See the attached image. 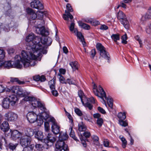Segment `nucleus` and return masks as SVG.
I'll use <instances>...</instances> for the list:
<instances>
[{"label": "nucleus", "mask_w": 151, "mask_h": 151, "mask_svg": "<svg viewBox=\"0 0 151 151\" xmlns=\"http://www.w3.org/2000/svg\"><path fill=\"white\" fill-rule=\"evenodd\" d=\"M6 92H9L11 93L16 94L19 97H24L23 100L24 101H30V104L33 107H39L43 112L46 111V109L43 104L34 97L26 96L27 94V93L24 92L21 87L14 86L11 89L7 88L6 89Z\"/></svg>", "instance_id": "nucleus-1"}, {"label": "nucleus", "mask_w": 151, "mask_h": 151, "mask_svg": "<svg viewBox=\"0 0 151 151\" xmlns=\"http://www.w3.org/2000/svg\"><path fill=\"white\" fill-rule=\"evenodd\" d=\"M35 50L32 51L31 50L32 56L27 51L26 52L25 51H22L21 52L22 56L17 55L15 57V59H17L15 61L14 65V67L18 68H21L23 64L25 68L29 67L30 66H34L35 65L37 62L36 60H35L39 56H37L35 59L32 58L34 57V52Z\"/></svg>", "instance_id": "nucleus-2"}, {"label": "nucleus", "mask_w": 151, "mask_h": 151, "mask_svg": "<svg viewBox=\"0 0 151 151\" xmlns=\"http://www.w3.org/2000/svg\"><path fill=\"white\" fill-rule=\"evenodd\" d=\"M37 40H39V42H37V47L35 51L34 52V57H32L33 59L36 58L37 56H40L42 53L46 54L47 51L45 46L50 45L52 42L50 38L47 36H43L41 38L38 37Z\"/></svg>", "instance_id": "nucleus-3"}, {"label": "nucleus", "mask_w": 151, "mask_h": 151, "mask_svg": "<svg viewBox=\"0 0 151 151\" xmlns=\"http://www.w3.org/2000/svg\"><path fill=\"white\" fill-rule=\"evenodd\" d=\"M38 37H35L34 34L32 33H30L26 38V41L27 42L26 43V49L28 51L31 56H32V51L36 50L37 47V43L39 42V40H37Z\"/></svg>", "instance_id": "nucleus-4"}, {"label": "nucleus", "mask_w": 151, "mask_h": 151, "mask_svg": "<svg viewBox=\"0 0 151 151\" xmlns=\"http://www.w3.org/2000/svg\"><path fill=\"white\" fill-rule=\"evenodd\" d=\"M9 98H6L3 99L2 106L5 109L9 108V104L12 106L15 105L18 101V98L16 95H12L9 96Z\"/></svg>", "instance_id": "nucleus-5"}, {"label": "nucleus", "mask_w": 151, "mask_h": 151, "mask_svg": "<svg viewBox=\"0 0 151 151\" xmlns=\"http://www.w3.org/2000/svg\"><path fill=\"white\" fill-rule=\"evenodd\" d=\"M97 86L94 84L93 88V91L95 95L99 97H100L102 99L103 101L105 103V105L106 106V104L104 100V98L106 99V93L103 88L100 85L98 86L99 91L97 89Z\"/></svg>", "instance_id": "nucleus-6"}, {"label": "nucleus", "mask_w": 151, "mask_h": 151, "mask_svg": "<svg viewBox=\"0 0 151 151\" xmlns=\"http://www.w3.org/2000/svg\"><path fill=\"white\" fill-rule=\"evenodd\" d=\"M96 47L97 50L99 52L101 57L108 60V61L110 59L109 55L106 50L105 48L100 43H98Z\"/></svg>", "instance_id": "nucleus-7"}, {"label": "nucleus", "mask_w": 151, "mask_h": 151, "mask_svg": "<svg viewBox=\"0 0 151 151\" xmlns=\"http://www.w3.org/2000/svg\"><path fill=\"white\" fill-rule=\"evenodd\" d=\"M56 151H66L68 150L67 145L64 141L58 140L55 145Z\"/></svg>", "instance_id": "nucleus-8"}, {"label": "nucleus", "mask_w": 151, "mask_h": 151, "mask_svg": "<svg viewBox=\"0 0 151 151\" xmlns=\"http://www.w3.org/2000/svg\"><path fill=\"white\" fill-rule=\"evenodd\" d=\"M5 120L9 122H14L17 119L18 115L12 111H9L6 113L4 115Z\"/></svg>", "instance_id": "nucleus-9"}, {"label": "nucleus", "mask_w": 151, "mask_h": 151, "mask_svg": "<svg viewBox=\"0 0 151 151\" xmlns=\"http://www.w3.org/2000/svg\"><path fill=\"white\" fill-rule=\"evenodd\" d=\"M40 24L37 25V26L36 27V32L39 34H40L42 36H47L48 35V31L46 30L44 27L41 26Z\"/></svg>", "instance_id": "nucleus-10"}, {"label": "nucleus", "mask_w": 151, "mask_h": 151, "mask_svg": "<svg viewBox=\"0 0 151 151\" xmlns=\"http://www.w3.org/2000/svg\"><path fill=\"white\" fill-rule=\"evenodd\" d=\"M20 139V143L21 145L23 147H26L30 144L31 141V137L22 135Z\"/></svg>", "instance_id": "nucleus-11"}, {"label": "nucleus", "mask_w": 151, "mask_h": 151, "mask_svg": "<svg viewBox=\"0 0 151 151\" xmlns=\"http://www.w3.org/2000/svg\"><path fill=\"white\" fill-rule=\"evenodd\" d=\"M3 120V118H0V129L3 132H5L8 131L9 129V127L8 122L6 121H4L1 123Z\"/></svg>", "instance_id": "nucleus-12"}, {"label": "nucleus", "mask_w": 151, "mask_h": 151, "mask_svg": "<svg viewBox=\"0 0 151 151\" xmlns=\"http://www.w3.org/2000/svg\"><path fill=\"white\" fill-rule=\"evenodd\" d=\"M27 120L31 123H33L37 121V115L33 111L30 112L27 114Z\"/></svg>", "instance_id": "nucleus-13"}, {"label": "nucleus", "mask_w": 151, "mask_h": 151, "mask_svg": "<svg viewBox=\"0 0 151 151\" xmlns=\"http://www.w3.org/2000/svg\"><path fill=\"white\" fill-rule=\"evenodd\" d=\"M31 6L32 8L39 9H42L43 6L42 3L38 0H34L31 3Z\"/></svg>", "instance_id": "nucleus-14"}, {"label": "nucleus", "mask_w": 151, "mask_h": 151, "mask_svg": "<svg viewBox=\"0 0 151 151\" xmlns=\"http://www.w3.org/2000/svg\"><path fill=\"white\" fill-rule=\"evenodd\" d=\"M24 134L23 132H20L17 130L13 131L11 134V137L14 139H16L19 138L20 136L24 135Z\"/></svg>", "instance_id": "nucleus-15"}, {"label": "nucleus", "mask_w": 151, "mask_h": 151, "mask_svg": "<svg viewBox=\"0 0 151 151\" xmlns=\"http://www.w3.org/2000/svg\"><path fill=\"white\" fill-rule=\"evenodd\" d=\"M74 33L76 34V35L78 39L80 40V41L82 42V44L83 45H85L86 43L84 41V39L83 36L81 33L78 31L77 29H75L74 30Z\"/></svg>", "instance_id": "nucleus-16"}, {"label": "nucleus", "mask_w": 151, "mask_h": 151, "mask_svg": "<svg viewBox=\"0 0 151 151\" xmlns=\"http://www.w3.org/2000/svg\"><path fill=\"white\" fill-rule=\"evenodd\" d=\"M27 12L32 19L34 20L36 18L37 15L33 9L28 8L27 9Z\"/></svg>", "instance_id": "nucleus-17"}, {"label": "nucleus", "mask_w": 151, "mask_h": 151, "mask_svg": "<svg viewBox=\"0 0 151 151\" xmlns=\"http://www.w3.org/2000/svg\"><path fill=\"white\" fill-rule=\"evenodd\" d=\"M34 80L36 81H40V82H44L46 80V78L45 76L42 75L40 76L39 75H36L33 76Z\"/></svg>", "instance_id": "nucleus-18"}, {"label": "nucleus", "mask_w": 151, "mask_h": 151, "mask_svg": "<svg viewBox=\"0 0 151 151\" xmlns=\"http://www.w3.org/2000/svg\"><path fill=\"white\" fill-rule=\"evenodd\" d=\"M13 67V65L10 61H7L4 62L1 61L0 62V68L3 67L9 69L12 68Z\"/></svg>", "instance_id": "nucleus-19"}, {"label": "nucleus", "mask_w": 151, "mask_h": 151, "mask_svg": "<svg viewBox=\"0 0 151 151\" xmlns=\"http://www.w3.org/2000/svg\"><path fill=\"white\" fill-rule=\"evenodd\" d=\"M25 136L29 137L31 138V136L33 135L34 131L33 129L30 128H27L24 130V132H23Z\"/></svg>", "instance_id": "nucleus-20"}, {"label": "nucleus", "mask_w": 151, "mask_h": 151, "mask_svg": "<svg viewBox=\"0 0 151 151\" xmlns=\"http://www.w3.org/2000/svg\"><path fill=\"white\" fill-rule=\"evenodd\" d=\"M51 128L52 132L55 134H57L59 133L60 127L56 123H53Z\"/></svg>", "instance_id": "nucleus-21"}, {"label": "nucleus", "mask_w": 151, "mask_h": 151, "mask_svg": "<svg viewBox=\"0 0 151 151\" xmlns=\"http://www.w3.org/2000/svg\"><path fill=\"white\" fill-rule=\"evenodd\" d=\"M85 21L88 23H90L93 25H97L99 24L100 22L92 18H88L85 20Z\"/></svg>", "instance_id": "nucleus-22"}, {"label": "nucleus", "mask_w": 151, "mask_h": 151, "mask_svg": "<svg viewBox=\"0 0 151 151\" xmlns=\"http://www.w3.org/2000/svg\"><path fill=\"white\" fill-rule=\"evenodd\" d=\"M68 137V136L66 132H61L59 136V140L64 141L67 139Z\"/></svg>", "instance_id": "nucleus-23"}, {"label": "nucleus", "mask_w": 151, "mask_h": 151, "mask_svg": "<svg viewBox=\"0 0 151 151\" xmlns=\"http://www.w3.org/2000/svg\"><path fill=\"white\" fill-rule=\"evenodd\" d=\"M149 13L150 14H149L147 13H146L142 16L141 19V22H143L149 19H151V10H149Z\"/></svg>", "instance_id": "nucleus-24"}, {"label": "nucleus", "mask_w": 151, "mask_h": 151, "mask_svg": "<svg viewBox=\"0 0 151 151\" xmlns=\"http://www.w3.org/2000/svg\"><path fill=\"white\" fill-rule=\"evenodd\" d=\"M87 129V127L83 122L79 123L78 124V130L80 132H84Z\"/></svg>", "instance_id": "nucleus-25"}, {"label": "nucleus", "mask_w": 151, "mask_h": 151, "mask_svg": "<svg viewBox=\"0 0 151 151\" xmlns=\"http://www.w3.org/2000/svg\"><path fill=\"white\" fill-rule=\"evenodd\" d=\"M65 12L66 14H63V18L65 20H68L69 18L70 19H73V16L70 12H68L66 10H65Z\"/></svg>", "instance_id": "nucleus-26"}, {"label": "nucleus", "mask_w": 151, "mask_h": 151, "mask_svg": "<svg viewBox=\"0 0 151 151\" xmlns=\"http://www.w3.org/2000/svg\"><path fill=\"white\" fill-rule=\"evenodd\" d=\"M78 23L80 26L85 29L89 30L90 29V26L89 25L84 23L81 21H78Z\"/></svg>", "instance_id": "nucleus-27"}, {"label": "nucleus", "mask_w": 151, "mask_h": 151, "mask_svg": "<svg viewBox=\"0 0 151 151\" xmlns=\"http://www.w3.org/2000/svg\"><path fill=\"white\" fill-rule=\"evenodd\" d=\"M55 79L54 78L49 82L48 85L51 90H54L55 88Z\"/></svg>", "instance_id": "nucleus-28"}, {"label": "nucleus", "mask_w": 151, "mask_h": 151, "mask_svg": "<svg viewBox=\"0 0 151 151\" xmlns=\"http://www.w3.org/2000/svg\"><path fill=\"white\" fill-rule=\"evenodd\" d=\"M35 137L38 140H41L43 139L44 135L41 131H38L35 134Z\"/></svg>", "instance_id": "nucleus-29"}, {"label": "nucleus", "mask_w": 151, "mask_h": 151, "mask_svg": "<svg viewBox=\"0 0 151 151\" xmlns=\"http://www.w3.org/2000/svg\"><path fill=\"white\" fill-rule=\"evenodd\" d=\"M69 131L70 132L69 135L70 136L73 138V139L76 141H78V140L77 139V137L75 136V133L74 131L73 130L72 127H70Z\"/></svg>", "instance_id": "nucleus-30"}, {"label": "nucleus", "mask_w": 151, "mask_h": 151, "mask_svg": "<svg viewBox=\"0 0 151 151\" xmlns=\"http://www.w3.org/2000/svg\"><path fill=\"white\" fill-rule=\"evenodd\" d=\"M111 37L112 40L116 43V44H118L117 40L120 39L119 35V34H113L111 36Z\"/></svg>", "instance_id": "nucleus-31"}, {"label": "nucleus", "mask_w": 151, "mask_h": 151, "mask_svg": "<svg viewBox=\"0 0 151 151\" xmlns=\"http://www.w3.org/2000/svg\"><path fill=\"white\" fill-rule=\"evenodd\" d=\"M121 23L123 25L124 27L127 29H128L129 27V23L128 21L125 18L121 21Z\"/></svg>", "instance_id": "nucleus-32"}, {"label": "nucleus", "mask_w": 151, "mask_h": 151, "mask_svg": "<svg viewBox=\"0 0 151 151\" xmlns=\"http://www.w3.org/2000/svg\"><path fill=\"white\" fill-rule=\"evenodd\" d=\"M10 81L12 82L17 83L19 84H23L25 83L24 81H20L17 78H11Z\"/></svg>", "instance_id": "nucleus-33"}, {"label": "nucleus", "mask_w": 151, "mask_h": 151, "mask_svg": "<svg viewBox=\"0 0 151 151\" xmlns=\"http://www.w3.org/2000/svg\"><path fill=\"white\" fill-rule=\"evenodd\" d=\"M69 64L73 70H76L78 69V65L77 62L74 61L71 62Z\"/></svg>", "instance_id": "nucleus-34"}, {"label": "nucleus", "mask_w": 151, "mask_h": 151, "mask_svg": "<svg viewBox=\"0 0 151 151\" xmlns=\"http://www.w3.org/2000/svg\"><path fill=\"white\" fill-rule=\"evenodd\" d=\"M117 18L119 19H122V20L125 19L126 16L122 11H119L117 13Z\"/></svg>", "instance_id": "nucleus-35"}, {"label": "nucleus", "mask_w": 151, "mask_h": 151, "mask_svg": "<svg viewBox=\"0 0 151 151\" xmlns=\"http://www.w3.org/2000/svg\"><path fill=\"white\" fill-rule=\"evenodd\" d=\"M106 99L107 100V102L109 106L112 109L113 106V100L110 97L107 98Z\"/></svg>", "instance_id": "nucleus-36"}, {"label": "nucleus", "mask_w": 151, "mask_h": 151, "mask_svg": "<svg viewBox=\"0 0 151 151\" xmlns=\"http://www.w3.org/2000/svg\"><path fill=\"white\" fill-rule=\"evenodd\" d=\"M119 138L121 139L122 142V147L123 148H125L126 147V145L127 144V140L124 137L122 136H119Z\"/></svg>", "instance_id": "nucleus-37"}, {"label": "nucleus", "mask_w": 151, "mask_h": 151, "mask_svg": "<svg viewBox=\"0 0 151 151\" xmlns=\"http://www.w3.org/2000/svg\"><path fill=\"white\" fill-rule=\"evenodd\" d=\"M58 76L59 78L60 82L63 84H66V81L64 77L60 74H58Z\"/></svg>", "instance_id": "nucleus-38"}, {"label": "nucleus", "mask_w": 151, "mask_h": 151, "mask_svg": "<svg viewBox=\"0 0 151 151\" xmlns=\"http://www.w3.org/2000/svg\"><path fill=\"white\" fill-rule=\"evenodd\" d=\"M117 116L119 119V120H124L126 118V114L125 112L119 113L118 114Z\"/></svg>", "instance_id": "nucleus-39"}, {"label": "nucleus", "mask_w": 151, "mask_h": 151, "mask_svg": "<svg viewBox=\"0 0 151 151\" xmlns=\"http://www.w3.org/2000/svg\"><path fill=\"white\" fill-rule=\"evenodd\" d=\"M92 139L93 140L94 143L96 145H98L99 143V137L96 135H93L92 136Z\"/></svg>", "instance_id": "nucleus-40"}, {"label": "nucleus", "mask_w": 151, "mask_h": 151, "mask_svg": "<svg viewBox=\"0 0 151 151\" xmlns=\"http://www.w3.org/2000/svg\"><path fill=\"white\" fill-rule=\"evenodd\" d=\"M36 149L39 151H42L43 148V145L40 144H37L35 145Z\"/></svg>", "instance_id": "nucleus-41"}, {"label": "nucleus", "mask_w": 151, "mask_h": 151, "mask_svg": "<svg viewBox=\"0 0 151 151\" xmlns=\"http://www.w3.org/2000/svg\"><path fill=\"white\" fill-rule=\"evenodd\" d=\"M127 39V37L126 34H125L123 35L121 38L122 43L124 44H127V42L126 40Z\"/></svg>", "instance_id": "nucleus-42"}, {"label": "nucleus", "mask_w": 151, "mask_h": 151, "mask_svg": "<svg viewBox=\"0 0 151 151\" xmlns=\"http://www.w3.org/2000/svg\"><path fill=\"white\" fill-rule=\"evenodd\" d=\"M145 31L147 33L151 35V23L147 27Z\"/></svg>", "instance_id": "nucleus-43"}, {"label": "nucleus", "mask_w": 151, "mask_h": 151, "mask_svg": "<svg viewBox=\"0 0 151 151\" xmlns=\"http://www.w3.org/2000/svg\"><path fill=\"white\" fill-rule=\"evenodd\" d=\"M78 95L79 97L81 99V101L83 104H84V102L83 101L82 98L83 96H84V93L83 91L81 90L79 91L78 92Z\"/></svg>", "instance_id": "nucleus-44"}, {"label": "nucleus", "mask_w": 151, "mask_h": 151, "mask_svg": "<svg viewBox=\"0 0 151 151\" xmlns=\"http://www.w3.org/2000/svg\"><path fill=\"white\" fill-rule=\"evenodd\" d=\"M5 53L4 51L3 50L0 49V62L1 61V60L3 59L5 56Z\"/></svg>", "instance_id": "nucleus-45"}, {"label": "nucleus", "mask_w": 151, "mask_h": 151, "mask_svg": "<svg viewBox=\"0 0 151 151\" xmlns=\"http://www.w3.org/2000/svg\"><path fill=\"white\" fill-rule=\"evenodd\" d=\"M124 120H119V124L124 127H126L128 125V123L126 121H123Z\"/></svg>", "instance_id": "nucleus-46"}, {"label": "nucleus", "mask_w": 151, "mask_h": 151, "mask_svg": "<svg viewBox=\"0 0 151 151\" xmlns=\"http://www.w3.org/2000/svg\"><path fill=\"white\" fill-rule=\"evenodd\" d=\"M66 7L68 12L70 13V12H73V10L72 6H71V5L69 3L67 4L66 5Z\"/></svg>", "instance_id": "nucleus-47"}, {"label": "nucleus", "mask_w": 151, "mask_h": 151, "mask_svg": "<svg viewBox=\"0 0 151 151\" xmlns=\"http://www.w3.org/2000/svg\"><path fill=\"white\" fill-rule=\"evenodd\" d=\"M83 104L85 107L88 108L89 110L92 109L93 108L92 105L88 102L85 104L84 103Z\"/></svg>", "instance_id": "nucleus-48"}, {"label": "nucleus", "mask_w": 151, "mask_h": 151, "mask_svg": "<svg viewBox=\"0 0 151 151\" xmlns=\"http://www.w3.org/2000/svg\"><path fill=\"white\" fill-rule=\"evenodd\" d=\"M44 126L45 130V131L47 132L50 129V127L48 122H45L44 123Z\"/></svg>", "instance_id": "nucleus-49"}, {"label": "nucleus", "mask_w": 151, "mask_h": 151, "mask_svg": "<svg viewBox=\"0 0 151 151\" xmlns=\"http://www.w3.org/2000/svg\"><path fill=\"white\" fill-rule=\"evenodd\" d=\"M103 123V120L102 118H100L97 119V124L99 127H101L102 126Z\"/></svg>", "instance_id": "nucleus-50"}, {"label": "nucleus", "mask_w": 151, "mask_h": 151, "mask_svg": "<svg viewBox=\"0 0 151 151\" xmlns=\"http://www.w3.org/2000/svg\"><path fill=\"white\" fill-rule=\"evenodd\" d=\"M75 111L76 114L79 116H81L82 115L81 111L78 108H75Z\"/></svg>", "instance_id": "nucleus-51"}, {"label": "nucleus", "mask_w": 151, "mask_h": 151, "mask_svg": "<svg viewBox=\"0 0 151 151\" xmlns=\"http://www.w3.org/2000/svg\"><path fill=\"white\" fill-rule=\"evenodd\" d=\"M135 39L137 40L138 42L140 45V47H141L142 46V42L140 39L138 35H137L135 37Z\"/></svg>", "instance_id": "nucleus-52"}, {"label": "nucleus", "mask_w": 151, "mask_h": 151, "mask_svg": "<svg viewBox=\"0 0 151 151\" xmlns=\"http://www.w3.org/2000/svg\"><path fill=\"white\" fill-rule=\"evenodd\" d=\"M66 82L67 83H68L69 84H74L75 81L70 79L68 78L66 80Z\"/></svg>", "instance_id": "nucleus-53"}, {"label": "nucleus", "mask_w": 151, "mask_h": 151, "mask_svg": "<svg viewBox=\"0 0 151 151\" xmlns=\"http://www.w3.org/2000/svg\"><path fill=\"white\" fill-rule=\"evenodd\" d=\"M48 141H50L51 143H53L56 140V139L55 137V136L53 135L51 137H49V139L48 140Z\"/></svg>", "instance_id": "nucleus-54"}, {"label": "nucleus", "mask_w": 151, "mask_h": 151, "mask_svg": "<svg viewBox=\"0 0 151 151\" xmlns=\"http://www.w3.org/2000/svg\"><path fill=\"white\" fill-rule=\"evenodd\" d=\"M51 93L53 95L55 96H58V93L57 91L55 90V88L54 89H52Z\"/></svg>", "instance_id": "nucleus-55"}, {"label": "nucleus", "mask_w": 151, "mask_h": 151, "mask_svg": "<svg viewBox=\"0 0 151 151\" xmlns=\"http://www.w3.org/2000/svg\"><path fill=\"white\" fill-rule=\"evenodd\" d=\"M9 147L10 149L13 150L16 148V145L12 143H10L9 145Z\"/></svg>", "instance_id": "nucleus-56"}, {"label": "nucleus", "mask_w": 151, "mask_h": 151, "mask_svg": "<svg viewBox=\"0 0 151 151\" xmlns=\"http://www.w3.org/2000/svg\"><path fill=\"white\" fill-rule=\"evenodd\" d=\"M80 139L81 142V143L84 147H86V144L85 141L83 139L82 136L80 138Z\"/></svg>", "instance_id": "nucleus-57"}, {"label": "nucleus", "mask_w": 151, "mask_h": 151, "mask_svg": "<svg viewBox=\"0 0 151 151\" xmlns=\"http://www.w3.org/2000/svg\"><path fill=\"white\" fill-rule=\"evenodd\" d=\"M74 26L75 24L74 23H72L69 27L70 30V31L73 32V31L74 32V29H76V28H74Z\"/></svg>", "instance_id": "nucleus-58"}, {"label": "nucleus", "mask_w": 151, "mask_h": 151, "mask_svg": "<svg viewBox=\"0 0 151 151\" xmlns=\"http://www.w3.org/2000/svg\"><path fill=\"white\" fill-rule=\"evenodd\" d=\"M83 135L86 138H88L90 136L91 134L89 132L86 131L84 132Z\"/></svg>", "instance_id": "nucleus-59"}, {"label": "nucleus", "mask_w": 151, "mask_h": 151, "mask_svg": "<svg viewBox=\"0 0 151 151\" xmlns=\"http://www.w3.org/2000/svg\"><path fill=\"white\" fill-rule=\"evenodd\" d=\"M98 109L99 112L103 114H105L106 113L105 110L100 107H98Z\"/></svg>", "instance_id": "nucleus-60"}, {"label": "nucleus", "mask_w": 151, "mask_h": 151, "mask_svg": "<svg viewBox=\"0 0 151 151\" xmlns=\"http://www.w3.org/2000/svg\"><path fill=\"white\" fill-rule=\"evenodd\" d=\"M91 52V55L93 58L96 54V52L95 49H93L92 50Z\"/></svg>", "instance_id": "nucleus-61"}, {"label": "nucleus", "mask_w": 151, "mask_h": 151, "mask_svg": "<svg viewBox=\"0 0 151 151\" xmlns=\"http://www.w3.org/2000/svg\"><path fill=\"white\" fill-rule=\"evenodd\" d=\"M104 146L106 147H109V142L107 139H105L104 141Z\"/></svg>", "instance_id": "nucleus-62"}, {"label": "nucleus", "mask_w": 151, "mask_h": 151, "mask_svg": "<svg viewBox=\"0 0 151 151\" xmlns=\"http://www.w3.org/2000/svg\"><path fill=\"white\" fill-rule=\"evenodd\" d=\"M100 29L101 30H106L108 29V27L107 26L104 24L101 26Z\"/></svg>", "instance_id": "nucleus-63"}, {"label": "nucleus", "mask_w": 151, "mask_h": 151, "mask_svg": "<svg viewBox=\"0 0 151 151\" xmlns=\"http://www.w3.org/2000/svg\"><path fill=\"white\" fill-rule=\"evenodd\" d=\"M37 121L38 124L37 125L39 126H40L43 124V121L42 119L37 120Z\"/></svg>", "instance_id": "nucleus-64"}]
</instances>
